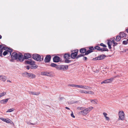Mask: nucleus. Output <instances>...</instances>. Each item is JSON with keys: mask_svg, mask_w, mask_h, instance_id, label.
<instances>
[{"mask_svg": "<svg viewBox=\"0 0 128 128\" xmlns=\"http://www.w3.org/2000/svg\"><path fill=\"white\" fill-rule=\"evenodd\" d=\"M68 68L67 65H60V70H66Z\"/></svg>", "mask_w": 128, "mask_h": 128, "instance_id": "obj_16", "label": "nucleus"}, {"mask_svg": "<svg viewBox=\"0 0 128 128\" xmlns=\"http://www.w3.org/2000/svg\"><path fill=\"white\" fill-rule=\"evenodd\" d=\"M2 56V53H1V52H0V56Z\"/></svg>", "mask_w": 128, "mask_h": 128, "instance_id": "obj_56", "label": "nucleus"}, {"mask_svg": "<svg viewBox=\"0 0 128 128\" xmlns=\"http://www.w3.org/2000/svg\"><path fill=\"white\" fill-rule=\"evenodd\" d=\"M103 114L105 118H106V117L107 116H107V114L106 113L103 112Z\"/></svg>", "mask_w": 128, "mask_h": 128, "instance_id": "obj_48", "label": "nucleus"}, {"mask_svg": "<svg viewBox=\"0 0 128 128\" xmlns=\"http://www.w3.org/2000/svg\"><path fill=\"white\" fill-rule=\"evenodd\" d=\"M77 87L78 88H82V85H78L76 84V87Z\"/></svg>", "mask_w": 128, "mask_h": 128, "instance_id": "obj_42", "label": "nucleus"}, {"mask_svg": "<svg viewBox=\"0 0 128 128\" xmlns=\"http://www.w3.org/2000/svg\"><path fill=\"white\" fill-rule=\"evenodd\" d=\"M98 59L99 58H98V57H97L94 58H93V59L92 60H99Z\"/></svg>", "mask_w": 128, "mask_h": 128, "instance_id": "obj_45", "label": "nucleus"}, {"mask_svg": "<svg viewBox=\"0 0 128 128\" xmlns=\"http://www.w3.org/2000/svg\"><path fill=\"white\" fill-rule=\"evenodd\" d=\"M2 49H4V50L7 51L8 52L10 53V55L11 54V52L12 51V50L9 48H8L5 47L3 46L2 48Z\"/></svg>", "mask_w": 128, "mask_h": 128, "instance_id": "obj_14", "label": "nucleus"}, {"mask_svg": "<svg viewBox=\"0 0 128 128\" xmlns=\"http://www.w3.org/2000/svg\"><path fill=\"white\" fill-rule=\"evenodd\" d=\"M40 55L38 54H34L32 55V58L35 60L38 61L40 60L39 57Z\"/></svg>", "mask_w": 128, "mask_h": 128, "instance_id": "obj_10", "label": "nucleus"}, {"mask_svg": "<svg viewBox=\"0 0 128 128\" xmlns=\"http://www.w3.org/2000/svg\"><path fill=\"white\" fill-rule=\"evenodd\" d=\"M11 57L12 60H18L20 62L23 61L24 59L23 55L20 53L18 54L16 52H13L12 54Z\"/></svg>", "mask_w": 128, "mask_h": 128, "instance_id": "obj_2", "label": "nucleus"}, {"mask_svg": "<svg viewBox=\"0 0 128 128\" xmlns=\"http://www.w3.org/2000/svg\"><path fill=\"white\" fill-rule=\"evenodd\" d=\"M30 123V124H31L32 125H35V123L33 124V123Z\"/></svg>", "mask_w": 128, "mask_h": 128, "instance_id": "obj_60", "label": "nucleus"}, {"mask_svg": "<svg viewBox=\"0 0 128 128\" xmlns=\"http://www.w3.org/2000/svg\"><path fill=\"white\" fill-rule=\"evenodd\" d=\"M92 52V51H91L90 50H88L86 52H85V55H88L89 53Z\"/></svg>", "mask_w": 128, "mask_h": 128, "instance_id": "obj_33", "label": "nucleus"}, {"mask_svg": "<svg viewBox=\"0 0 128 128\" xmlns=\"http://www.w3.org/2000/svg\"><path fill=\"white\" fill-rule=\"evenodd\" d=\"M119 117L118 118V120H123L124 119V114L123 110L119 111L118 112Z\"/></svg>", "mask_w": 128, "mask_h": 128, "instance_id": "obj_5", "label": "nucleus"}, {"mask_svg": "<svg viewBox=\"0 0 128 128\" xmlns=\"http://www.w3.org/2000/svg\"><path fill=\"white\" fill-rule=\"evenodd\" d=\"M23 74L26 77H29L30 78H34L36 77V76L34 74L31 73H28L26 72L24 73Z\"/></svg>", "mask_w": 128, "mask_h": 128, "instance_id": "obj_6", "label": "nucleus"}, {"mask_svg": "<svg viewBox=\"0 0 128 128\" xmlns=\"http://www.w3.org/2000/svg\"><path fill=\"white\" fill-rule=\"evenodd\" d=\"M2 49H2H1L0 50V52H1L2 53V50H3V49Z\"/></svg>", "mask_w": 128, "mask_h": 128, "instance_id": "obj_57", "label": "nucleus"}, {"mask_svg": "<svg viewBox=\"0 0 128 128\" xmlns=\"http://www.w3.org/2000/svg\"><path fill=\"white\" fill-rule=\"evenodd\" d=\"M50 66L52 67H56V66L57 65L56 64L53 63L51 64H50Z\"/></svg>", "mask_w": 128, "mask_h": 128, "instance_id": "obj_39", "label": "nucleus"}, {"mask_svg": "<svg viewBox=\"0 0 128 128\" xmlns=\"http://www.w3.org/2000/svg\"><path fill=\"white\" fill-rule=\"evenodd\" d=\"M126 41H127V42H128V39H127V40H126Z\"/></svg>", "mask_w": 128, "mask_h": 128, "instance_id": "obj_62", "label": "nucleus"}, {"mask_svg": "<svg viewBox=\"0 0 128 128\" xmlns=\"http://www.w3.org/2000/svg\"><path fill=\"white\" fill-rule=\"evenodd\" d=\"M7 82H11V81L10 80H7Z\"/></svg>", "mask_w": 128, "mask_h": 128, "instance_id": "obj_58", "label": "nucleus"}, {"mask_svg": "<svg viewBox=\"0 0 128 128\" xmlns=\"http://www.w3.org/2000/svg\"><path fill=\"white\" fill-rule=\"evenodd\" d=\"M0 45V49H2V48L4 46L3 45Z\"/></svg>", "mask_w": 128, "mask_h": 128, "instance_id": "obj_54", "label": "nucleus"}, {"mask_svg": "<svg viewBox=\"0 0 128 128\" xmlns=\"http://www.w3.org/2000/svg\"><path fill=\"white\" fill-rule=\"evenodd\" d=\"M128 42L126 40H124L122 42V44H123L126 45L128 44Z\"/></svg>", "mask_w": 128, "mask_h": 128, "instance_id": "obj_41", "label": "nucleus"}, {"mask_svg": "<svg viewBox=\"0 0 128 128\" xmlns=\"http://www.w3.org/2000/svg\"><path fill=\"white\" fill-rule=\"evenodd\" d=\"M51 56L50 55H47L46 56L44 60L45 63H47L49 62L50 60Z\"/></svg>", "mask_w": 128, "mask_h": 128, "instance_id": "obj_11", "label": "nucleus"}, {"mask_svg": "<svg viewBox=\"0 0 128 128\" xmlns=\"http://www.w3.org/2000/svg\"><path fill=\"white\" fill-rule=\"evenodd\" d=\"M126 31L128 32V28L126 29Z\"/></svg>", "mask_w": 128, "mask_h": 128, "instance_id": "obj_59", "label": "nucleus"}, {"mask_svg": "<svg viewBox=\"0 0 128 128\" xmlns=\"http://www.w3.org/2000/svg\"><path fill=\"white\" fill-rule=\"evenodd\" d=\"M119 34L121 38H125L126 36V34L123 32H120Z\"/></svg>", "mask_w": 128, "mask_h": 128, "instance_id": "obj_17", "label": "nucleus"}, {"mask_svg": "<svg viewBox=\"0 0 128 128\" xmlns=\"http://www.w3.org/2000/svg\"><path fill=\"white\" fill-rule=\"evenodd\" d=\"M89 49V50H90L91 51H92V52H93V50H94V48L92 47H90Z\"/></svg>", "mask_w": 128, "mask_h": 128, "instance_id": "obj_43", "label": "nucleus"}, {"mask_svg": "<svg viewBox=\"0 0 128 128\" xmlns=\"http://www.w3.org/2000/svg\"><path fill=\"white\" fill-rule=\"evenodd\" d=\"M107 68H105L104 69H103V70L102 71V73L104 74H106L107 73V71H105V70L107 69Z\"/></svg>", "mask_w": 128, "mask_h": 128, "instance_id": "obj_34", "label": "nucleus"}, {"mask_svg": "<svg viewBox=\"0 0 128 128\" xmlns=\"http://www.w3.org/2000/svg\"><path fill=\"white\" fill-rule=\"evenodd\" d=\"M105 118H106V120H110L108 116L106 117Z\"/></svg>", "mask_w": 128, "mask_h": 128, "instance_id": "obj_52", "label": "nucleus"}, {"mask_svg": "<svg viewBox=\"0 0 128 128\" xmlns=\"http://www.w3.org/2000/svg\"><path fill=\"white\" fill-rule=\"evenodd\" d=\"M86 51V49L84 48H81L80 50V52L81 53H83L85 52Z\"/></svg>", "mask_w": 128, "mask_h": 128, "instance_id": "obj_24", "label": "nucleus"}, {"mask_svg": "<svg viewBox=\"0 0 128 128\" xmlns=\"http://www.w3.org/2000/svg\"><path fill=\"white\" fill-rule=\"evenodd\" d=\"M64 57L65 58L64 62L66 63H69L71 62L70 60H69L70 59L71 57L70 54L68 53L65 54L64 55Z\"/></svg>", "mask_w": 128, "mask_h": 128, "instance_id": "obj_4", "label": "nucleus"}, {"mask_svg": "<svg viewBox=\"0 0 128 128\" xmlns=\"http://www.w3.org/2000/svg\"><path fill=\"white\" fill-rule=\"evenodd\" d=\"M115 38H112V42H113V43H114V42H115Z\"/></svg>", "mask_w": 128, "mask_h": 128, "instance_id": "obj_50", "label": "nucleus"}, {"mask_svg": "<svg viewBox=\"0 0 128 128\" xmlns=\"http://www.w3.org/2000/svg\"><path fill=\"white\" fill-rule=\"evenodd\" d=\"M108 49L106 48H101L100 51L101 52H103L104 51H108Z\"/></svg>", "mask_w": 128, "mask_h": 128, "instance_id": "obj_28", "label": "nucleus"}, {"mask_svg": "<svg viewBox=\"0 0 128 128\" xmlns=\"http://www.w3.org/2000/svg\"><path fill=\"white\" fill-rule=\"evenodd\" d=\"M26 68L28 70H29L30 68V66H26Z\"/></svg>", "mask_w": 128, "mask_h": 128, "instance_id": "obj_49", "label": "nucleus"}, {"mask_svg": "<svg viewBox=\"0 0 128 128\" xmlns=\"http://www.w3.org/2000/svg\"><path fill=\"white\" fill-rule=\"evenodd\" d=\"M108 47L110 49L111 48V45L112 44V41L110 40H108Z\"/></svg>", "mask_w": 128, "mask_h": 128, "instance_id": "obj_21", "label": "nucleus"}, {"mask_svg": "<svg viewBox=\"0 0 128 128\" xmlns=\"http://www.w3.org/2000/svg\"><path fill=\"white\" fill-rule=\"evenodd\" d=\"M6 79V77L5 76H0V80H2L4 82Z\"/></svg>", "mask_w": 128, "mask_h": 128, "instance_id": "obj_19", "label": "nucleus"}, {"mask_svg": "<svg viewBox=\"0 0 128 128\" xmlns=\"http://www.w3.org/2000/svg\"><path fill=\"white\" fill-rule=\"evenodd\" d=\"M14 110V108L10 109L8 110L6 112H10L13 111Z\"/></svg>", "mask_w": 128, "mask_h": 128, "instance_id": "obj_29", "label": "nucleus"}, {"mask_svg": "<svg viewBox=\"0 0 128 128\" xmlns=\"http://www.w3.org/2000/svg\"><path fill=\"white\" fill-rule=\"evenodd\" d=\"M121 37L120 35L117 36L116 38V42H119L121 39Z\"/></svg>", "mask_w": 128, "mask_h": 128, "instance_id": "obj_25", "label": "nucleus"}, {"mask_svg": "<svg viewBox=\"0 0 128 128\" xmlns=\"http://www.w3.org/2000/svg\"><path fill=\"white\" fill-rule=\"evenodd\" d=\"M8 98H6L0 101V103L2 104H6L8 101Z\"/></svg>", "mask_w": 128, "mask_h": 128, "instance_id": "obj_20", "label": "nucleus"}, {"mask_svg": "<svg viewBox=\"0 0 128 128\" xmlns=\"http://www.w3.org/2000/svg\"><path fill=\"white\" fill-rule=\"evenodd\" d=\"M39 58L40 59V60H39L38 61H41L43 60L44 59L43 57L42 56H41L40 55V56L39 57Z\"/></svg>", "mask_w": 128, "mask_h": 128, "instance_id": "obj_35", "label": "nucleus"}, {"mask_svg": "<svg viewBox=\"0 0 128 128\" xmlns=\"http://www.w3.org/2000/svg\"><path fill=\"white\" fill-rule=\"evenodd\" d=\"M31 57V55L28 53L24 54V57L26 59H28V58H30Z\"/></svg>", "mask_w": 128, "mask_h": 128, "instance_id": "obj_18", "label": "nucleus"}, {"mask_svg": "<svg viewBox=\"0 0 128 128\" xmlns=\"http://www.w3.org/2000/svg\"><path fill=\"white\" fill-rule=\"evenodd\" d=\"M41 74L43 76H46L50 77H53L54 76V73L52 72H42Z\"/></svg>", "mask_w": 128, "mask_h": 128, "instance_id": "obj_3", "label": "nucleus"}, {"mask_svg": "<svg viewBox=\"0 0 128 128\" xmlns=\"http://www.w3.org/2000/svg\"><path fill=\"white\" fill-rule=\"evenodd\" d=\"M87 94H94V92L92 91H87Z\"/></svg>", "mask_w": 128, "mask_h": 128, "instance_id": "obj_38", "label": "nucleus"}, {"mask_svg": "<svg viewBox=\"0 0 128 128\" xmlns=\"http://www.w3.org/2000/svg\"><path fill=\"white\" fill-rule=\"evenodd\" d=\"M8 53V52L7 51H4L3 53V54L4 56H5Z\"/></svg>", "mask_w": 128, "mask_h": 128, "instance_id": "obj_44", "label": "nucleus"}, {"mask_svg": "<svg viewBox=\"0 0 128 128\" xmlns=\"http://www.w3.org/2000/svg\"><path fill=\"white\" fill-rule=\"evenodd\" d=\"M93 108L92 106L86 108L84 107H78L77 108L78 110H80L79 112V114L84 116H86L88 113Z\"/></svg>", "mask_w": 128, "mask_h": 128, "instance_id": "obj_1", "label": "nucleus"}, {"mask_svg": "<svg viewBox=\"0 0 128 128\" xmlns=\"http://www.w3.org/2000/svg\"><path fill=\"white\" fill-rule=\"evenodd\" d=\"M76 84H68V86H72L73 87H76Z\"/></svg>", "mask_w": 128, "mask_h": 128, "instance_id": "obj_37", "label": "nucleus"}, {"mask_svg": "<svg viewBox=\"0 0 128 128\" xmlns=\"http://www.w3.org/2000/svg\"><path fill=\"white\" fill-rule=\"evenodd\" d=\"M2 38V36L0 35V39H1Z\"/></svg>", "mask_w": 128, "mask_h": 128, "instance_id": "obj_61", "label": "nucleus"}, {"mask_svg": "<svg viewBox=\"0 0 128 128\" xmlns=\"http://www.w3.org/2000/svg\"><path fill=\"white\" fill-rule=\"evenodd\" d=\"M0 119L2 120V121L8 124L10 123L12 124L13 123L12 122L10 119L8 118H0Z\"/></svg>", "mask_w": 128, "mask_h": 128, "instance_id": "obj_8", "label": "nucleus"}, {"mask_svg": "<svg viewBox=\"0 0 128 128\" xmlns=\"http://www.w3.org/2000/svg\"><path fill=\"white\" fill-rule=\"evenodd\" d=\"M87 58L86 57H84L83 58V59L84 60H86L87 59Z\"/></svg>", "mask_w": 128, "mask_h": 128, "instance_id": "obj_53", "label": "nucleus"}, {"mask_svg": "<svg viewBox=\"0 0 128 128\" xmlns=\"http://www.w3.org/2000/svg\"><path fill=\"white\" fill-rule=\"evenodd\" d=\"M113 44V46H115L116 45L118 44L116 42H114Z\"/></svg>", "mask_w": 128, "mask_h": 128, "instance_id": "obj_51", "label": "nucleus"}, {"mask_svg": "<svg viewBox=\"0 0 128 128\" xmlns=\"http://www.w3.org/2000/svg\"><path fill=\"white\" fill-rule=\"evenodd\" d=\"M100 45L101 46H102L103 47H106V46L104 45V44L103 43H101L100 44Z\"/></svg>", "mask_w": 128, "mask_h": 128, "instance_id": "obj_47", "label": "nucleus"}, {"mask_svg": "<svg viewBox=\"0 0 128 128\" xmlns=\"http://www.w3.org/2000/svg\"><path fill=\"white\" fill-rule=\"evenodd\" d=\"M84 54H80L78 55V56H77L76 57V58L78 59L79 58L81 57L84 56Z\"/></svg>", "mask_w": 128, "mask_h": 128, "instance_id": "obj_32", "label": "nucleus"}, {"mask_svg": "<svg viewBox=\"0 0 128 128\" xmlns=\"http://www.w3.org/2000/svg\"><path fill=\"white\" fill-rule=\"evenodd\" d=\"M6 94V92H3L0 93V98L4 96Z\"/></svg>", "mask_w": 128, "mask_h": 128, "instance_id": "obj_27", "label": "nucleus"}, {"mask_svg": "<svg viewBox=\"0 0 128 128\" xmlns=\"http://www.w3.org/2000/svg\"><path fill=\"white\" fill-rule=\"evenodd\" d=\"M106 56L104 54H102L98 56L99 60H100L104 59Z\"/></svg>", "mask_w": 128, "mask_h": 128, "instance_id": "obj_22", "label": "nucleus"}, {"mask_svg": "<svg viewBox=\"0 0 128 128\" xmlns=\"http://www.w3.org/2000/svg\"><path fill=\"white\" fill-rule=\"evenodd\" d=\"M30 68L32 69H36L38 67L37 65L35 64H33L30 65Z\"/></svg>", "mask_w": 128, "mask_h": 128, "instance_id": "obj_23", "label": "nucleus"}, {"mask_svg": "<svg viewBox=\"0 0 128 128\" xmlns=\"http://www.w3.org/2000/svg\"><path fill=\"white\" fill-rule=\"evenodd\" d=\"M65 108H66V109H68V110H70V108H68V107H65Z\"/></svg>", "mask_w": 128, "mask_h": 128, "instance_id": "obj_55", "label": "nucleus"}, {"mask_svg": "<svg viewBox=\"0 0 128 128\" xmlns=\"http://www.w3.org/2000/svg\"><path fill=\"white\" fill-rule=\"evenodd\" d=\"M89 87L88 86H85L82 85V88L83 89H88V88H89Z\"/></svg>", "mask_w": 128, "mask_h": 128, "instance_id": "obj_30", "label": "nucleus"}, {"mask_svg": "<svg viewBox=\"0 0 128 128\" xmlns=\"http://www.w3.org/2000/svg\"><path fill=\"white\" fill-rule=\"evenodd\" d=\"M80 92L81 93H84L86 94H87V91L85 90H80Z\"/></svg>", "mask_w": 128, "mask_h": 128, "instance_id": "obj_31", "label": "nucleus"}, {"mask_svg": "<svg viewBox=\"0 0 128 128\" xmlns=\"http://www.w3.org/2000/svg\"><path fill=\"white\" fill-rule=\"evenodd\" d=\"M78 50H75L73 51H72V52L70 55L71 58L73 59H74L76 58V57L78 54Z\"/></svg>", "mask_w": 128, "mask_h": 128, "instance_id": "obj_7", "label": "nucleus"}, {"mask_svg": "<svg viewBox=\"0 0 128 128\" xmlns=\"http://www.w3.org/2000/svg\"><path fill=\"white\" fill-rule=\"evenodd\" d=\"M94 48L96 49L97 50H100L101 48L99 47L98 46H96L94 47Z\"/></svg>", "mask_w": 128, "mask_h": 128, "instance_id": "obj_36", "label": "nucleus"}, {"mask_svg": "<svg viewBox=\"0 0 128 128\" xmlns=\"http://www.w3.org/2000/svg\"><path fill=\"white\" fill-rule=\"evenodd\" d=\"M25 63L26 64H29L31 65L33 64H35V62L34 61H32L31 60H25Z\"/></svg>", "mask_w": 128, "mask_h": 128, "instance_id": "obj_12", "label": "nucleus"}, {"mask_svg": "<svg viewBox=\"0 0 128 128\" xmlns=\"http://www.w3.org/2000/svg\"><path fill=\"white\" fill-rule=\"evenodd\" d=\"M114 78H111L109 79H107L101 82V84L103 83L106 84L110 83L113 80Z\"/></svg>", "mask_w": 128, "mask_h": 128, "instance_id": "obj_9", "label": "nucleus"}, {"mask_svg": "<svg viewBox=\"0 0 128 128\" xmlns=\"http://www.w3.org/2000/svg\"><path fill=\"white\" fill-rule=\"evenodd\" d=\"M90 100L92 104H96L97 103V100L96 99Z\"/></svg>", "mask_w": 128, "mask_h": 128, "instance_id": "obj_26", "label": "nucleus"}, {"mask_svg": "<svg viewBox=\"0 0 128 128\" xmlns=\"http://www.w3.org/2000/svg\"><path fill=\"white\" fill-rule=\"evenodd\" d=\"M53 61L55 62H58L60 60V58L59 56H56L54 57L53 59Z\"/></svg>", "mask_w": 128, "mask_h": 128, "instance_id": "obj_15", "label": "nucleus"}, {"mask_svg": "<svg viewBox=\"0 0 128 128\" xmlns=\"http://www.w3.org/2000/svg\"><path fill=\"white\" fill-rule=\"evenodd\" d=\"M29 93L30 94L38 96L40 94V92H35L30 91L29 92Z\"/></svg>", "mask_w": 128, "mask_h": 128, "instance_id": "obj_13", "label": "nucleus"}, {"mask_svg": "<svg viewBox=\"0 0 128 128\" xmlns=\"http://www.w3.org/2000/svg\"><path fill=\"white\" fill-rule=\"evenodd\" d=\"M71 116L73 118H75V116L74 115L73 113L72 112L71 114Z\"/></svg>", "mask_w": 128, "mask_h": 128, "instance_id": "obj_46", "label": "nucleus"}, {"mask_svg": "<svg viewBox=\"0 0 128 128\" xmlns=\"http://www.w3.org/2000/svg\"><path fill=\"white\" fill-rule=\"evenodd\" d=\"M56 68L57 69L60 70V65H57L56 66Z\"/></svg>", "mask_w": 128, "mask_h": 128, "instance_id": "obj_40", "label": "nucleus"}]
</instances>
